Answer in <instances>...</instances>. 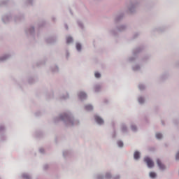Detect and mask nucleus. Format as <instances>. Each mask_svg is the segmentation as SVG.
<instances>
[{"label": "nucleus", "instance_id": "nucleus-12", "mask_svg": "<svg viewBox=\"0 0 179 179\" xmlns=\"http://www.w3.org/2000/svg\"><path fill=\"white\" fill-rule=\"evenodd\" d=\"M117 145L120 148H122V146H124V143H122V141H118Z\"/></svg>", "mask_w": 179, "mask_h": 179}, {"label": "nucleus", "instance_id": "nucleus-10", "mask_svg": "<svg viewBox=\"0 0 179 179\" xmlns=\"http://www.w3.org/2000/svg\"><path fill=\"white\" fill-rule=\"evenodd\" d=\"M76 48H77L78 51H80V50H82V45H80V44H79V43H77Z\"/></svg>", "mask_w": 179, "mask_h": 179}, {"label": "nucleus", "instance_id": "nucleus-7", "mask_svg": "<svg viewBox=\"0 0 179 179\" xmlns=\"http://www.w3.org/2000/svg\"><path fill=\"white\" fill-rule=\"evenodd\" d=\"M72 41H73V40L72 39V37H67L66 38L67 44H69V43H72Z\"/></svg>", "mask_w": 179, "mask_h": 179}, {"label": "nucleus", "instance_id": "nucleus-2", "mask_svg": "<svg viewBox=\"0 0 179 179\" xmlns=\"http://www.w3.org/2000/svg\"><path fill=\"white\" fill-rule=\"evenodd\" d=\"M95 120L97 122V124H99L100 125H101V124H104V121L103 120V119H101L99 116H95Z\"/></svg>", "mask_w": 179, "mask_h": 179}, {"label": "nucleus", "instance_id": "nucleus-6", "mask_svg": "<svg viewBox=\"0 0 179 179\" xmlns=\"http://www.w3.org/2000/svg\"><path fill=\"white\" fill-rule=\"evenodd\" d=\"M156 138H157V139H162V138H163V135H162V134H160V133H157Z\"/></svg>", "mask_w": 179, "mask_h": 179}, {"label": "nucleus", "instance_id": "nucleus-15", "mask_svg": "<svg viewBox=\"0 0 179 179\" xmlns=\"http://www.w3.org/2000/svg\"><path fill=\"white\" fill-rule=\"evenodd\" d=\"M131 129H132V131H136V127L131 126Z\"/></svg>", "mask_w": 179, "mask_h": 179}, {"label": "nucleus", "instance_id": "nucleus-4", "mask_svg": "<svg viewBox=\"0 0 179 179\" xmlns=\"http://www.w3.org/2000/svg\"><path fill=\"white\" fill-rule=\"evenodd\" d=\"M79 96L80 99H86V94L85 92H80Z\"/></svg>", "mask_w": 179, "mask_h": 179}, {"label": "nucleus", "instance_id": "nucleus-3", "mask_svg": "<svg viewBox=\"0 0 179 179\" xmlns=\"http://www.w3.org/2000/svg\"><path fill=\"white\" fill-rule=\"evenodd\" d=\"M157 163L161 170H164L165 166L164 165H163V164H162V162L160 161V159H157Z\"/></svg>", "mask_w": 179, "mask_h": 179}, {"label": "nucleus", "instance_id": "nucleus-8", "mask_svg": "<svg viewBox=\"0 0 179 179\" xmlns=\"http://www.w3.org/2000/svg\"><path fill=\"white\" fill-rule=\"evenodd\" d=\"M150 177L151 178H156V173H155V172H150Z\"/></svg>", "mask_w": 179, "mask_h": 179}, {"label": "nucleus", "instance_id": "nucleus-9", "mask_svg": "<svg viewBox=\"0 0 179 179\" xmlns=\"http://www.w3.org/2000/svg\"><path fill=\"white\" fill-rule=\"evenodd\" d=\"M85 109L88 110H93V106H92L91 105H87L85 106Z\"/></svg>", "mask_w": 179, "mask_h": 179}, {"label": "nucleus", "instance_id": "nucleus-11", "mask_svg": "<svg viewBox=\"0 0 179 179\" xmlns=\"http://www.w3.org/2000/svg\"><path fill=\"white\" fill-rule=\"evenodd\" d=\"M143 101H145V99L143 98H142V97L138 98V103L142 104V103H143Z\"/></svg>", "mask_w": 179, "mask_h": 179}, {"label": "nucleus", "instance_id": "nucleus-13", "mask_svg": "<svg viewBox=\"0 0 179 179\" xmlns=\"http://www.w3.org/2000/svg\"><path fill=\"white\" fill-rule=\"evenodd\" d=\"M122 132H125V131H127V127L125 126H122Z\"/></svg>", "mask_w": 179, "mask_h": 179}, {"label": "nucleus", "instance_id": "nucleus-17", "mask_svg": "<svg viewBox=\"0 0 179 179\" xmlns=\"http://www.w3.org/2000/svg\"><path fill=\"white\" fill-rule=\"evenodd\" d=\"M139 89H140V90H142V89H143V86L140 85V86H139Z\"/></svg>", "mask_w": 179, "mask_h": 179}, {"label": "nucleus", "instance_id": "nucleus-1", "mask_svg": "<svg viewBox=\"0 0 179 179\" xmlns=\"http://www.w3.org/2000/svg\"><path fill=\"white\" fill-rule=\"evenodd\" d=\"M144 162H145L148 167H149L150 169H152V167L155 166V163L150 158H149V157H145Z\"/></svg>", "mask_w": 179, "mask_h": 179}, {"label": "nucleus", "instance_id": "nucleus-14", "mask_svg": "<svg viewBox=\"0 0 179 179\" xmlns=\"http://www.w3.org/2000/svg\"><path fill=\"white\" fill-rule=\"evenodd\" d=\"M101 75H100V73H95V77L96 78H100Z\"/></svg>", "mask_w": 179, "mask_h": 179}, {"label": "nucleus", "instance_id": "nucleus-5", "mask_svg": "<svg viewBox=\"0 0 179 179\" xmlns=\"http://www.w3.org/2000/svg\"><path fill=\"white\" fill-rule=\"evenodd\" d=\"M134 156V159H139V156H140L139 152H135Z\"/></svg>", "mask_w": 179, "mask_h": 179}, {"label": "nucleus", "instance_id": "nucleus-18", "mask_svg": "<svg viewBox=\"0 0 179 179\" xmlns=\"http://www.w3.org/2000/svg\"><path fill=\"white\" fill-rule=\"evenodd\" d=\"M106 177H108H108H110V175H106Z\"/></svg>", "mask_w": 179, "mask_h": 179}, {"label": "nucleus", "instance_id": "nucleus-16", "mask_svg": "<svg viewBox=\"0 0 179 179\" xmlns=\"http://www.w3.org/2000/svg\"><path fill=\"white\" fill-rule=\"evenodd\" d=\"M24 178L29 179V176H27V175H24Z\"/></svg>", "mask_w": 179, "mask_h": 179}]
</instances>
